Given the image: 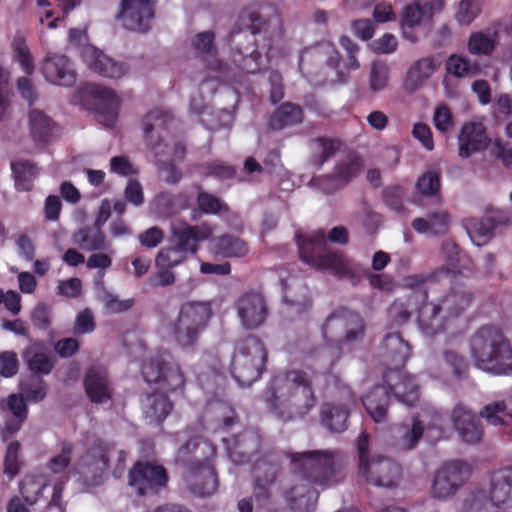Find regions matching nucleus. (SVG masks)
<instances>
[{
    "label": "nucleus",
    "mask_w": 512,
    "mask_h": 512,
    "mask_svg": "<svg viewBox=\"0 0 512 512\" xmlns=\"http://www.w3.org/2000/svg\"><path fill=\"white\" fill-rule=\"evenodd\" d=\"M289 457L292 472L301 477L283 493L292 511L314 510L319 492L312 485L327 489L341 483L346 476V460L338 450H309L290 453Z\"/></svg>",
    "instance_id": "1"
},
{
    "label": "nucleus",
    "mask_w": 512,
    "mask_h": 512,
    "mask_svg": "<svg viewBox=\"0 0 512 512\" xmlns=\"http://www.w3.org/2000/svg\"><path fill=\"white\" fill-rule=\"evenodd\" d=\"M265 402L280 420L291 421L306 416L317 400L309 375L303 370L291 369L273 378Z\"/></svg>",
    "instance_id": "2"
},
{
    "label": "nucleus",
    "mask_w": 512,
    "mask_h": 512,
    "mask_svg": "<svg viewBox=\"0 0 512 512\" xmlns=\"http://www.w3.org/2000/svg\"><path fill=\"white\" fill-rule=\"evenodd\" d=\"M240 21L246 30L234 27L229 36L232 61L243 72L254 74L261 69L263 54L271 58L274 30L268 35V24L258 13L242 15Z\"/></svg>",
    "instance_id": "3"
},
{
    "label": "nucleus",
    "mask_w": 512,
    "mask_h": 512,
    "mask_svg": "<svg viewBox=\"0 0 512 512\" xmlns=\"http://www.w3.org/2000/svg\"><path fill=\"white\" fill-rule=\"evenodd\" d=\"M215 457V445L201 436L190 437L179 447L175 461L185 469L186 483L194 495L208 497L217 491Z\"/></svg>",
    "instance_id": "4"
},
{
    "label": "nucleus",
    "mask_w": 512,
    "mask_h": 512,
    "mask_svg": "<svg viewBox=\"0 0 512 512\" xmlns=\"http://www.w3.org/2000/svg\"><path fill=\"white\" fill-rule=\"evenodd\" d=\"M365 335V321L359 313L343 307L335 309L322 325V336L337 351L331 354L328 347L318 350V355L326 359L323 368L330 370L342 353L362 350Z\"/></svg>",
    "instance_id": "5"
},
{
    "label": "nucleus",
    "mask_w": 512,
    "mask_h": 512,
    "mask_svg": "<svg viewBox=\"0 0 512 512\" xmlns=\"http://www.w3.org/2000/svg\"><path fill=\"white\" fill-rule=\"evenodd\" d=\"M473 300V293L465 285L454 284L437 303L426 302L420 307L419 328L430 337L454 328Z\"/></svg>",
    "instance_id": "6"
},
{
    "label": "nucleus",
    "mask_w": 512,
    "mask_h": 512,
    "mask_svg": "<svg viewBox=\"0 0 512 512\" xmlns=\"http://www.w3.org/2000/svg\"><path fill=\"white\" fill-rule=\"evenodd\" d=\"M383 380L384 385L374 386L362 399L363 406L375 423L387 421L391 395L410 407L419 400L415 377L403 373L402 368L385 371Z\"/></svg>",
    "instance_id": "7"
},
{
    "label": "nucleus",
    "mask_w": 512,
    "mask_h": 512,
    "mask_svg": "<svg viewBox=\"0 0 512 512\" xmlns=\"http://www.w3.org/2000/svg\"><path fill=\"white\" fill-rule=\"evenodd\" d=\"M470 353L476 367L493 375L512 373V345L494 325L479 327L470 339Z\"/></svg>",
    "instance_id": "8"
},
{
    "label": "nucleus",
    "mask_w": 512,
    "mask_h": 512,
    "mask_svg": "<svg viewBox=\"0 0 512 512\" xmlns=\"http://www.w3.org/2000/svg\"><path fill=\"white\" fill-rule=\"evenodd\" d=\"M300 259L318 269H329L339 279L355 278L352 262L343 253L332 250L323 230L296 237Z\"/></svg>",
    "instance_id": "9"
},
{
    "label": "nucleus",
    "mask_w": 512,
    "mask_h": 512,
    "mask_svg": "<svg viewBox=\"0 0 512 512\" xmlns=\"http://www.w3.org/2000/svg\"><path fill=\"white\" fill-rule=\"evenodd\" d=\"M117 454V464L113 474L122 473L124 470L127 453L123 449H117L114 442L101 438L95 439L78 458L76 467L84 481L92 486L103 483L109 468L111 455Z\"/></svg>",
    "instance_id": "10"
},
{
    "label": "nucleus",
    "mask_w": 512,
    "mask_h": 512,
    "mask_svg": "<svg viewBox=\"0 0 512 512\" xmlns=\"http://www.w3.org/2000/svg\"><path fill=\"white\" fill-rule=\"evenodd\" d=\"M358 474L367 484L383 487H396L402 476L399 463L380 454L370 455L369 434L363 430L357 440Z\"/></svg>",
    "instance_id": "11"
},
{
    "label": "nucleus",
    "mask_w": 512,
    "mask_h": 512,
    "mask_svg": "<svg viewBox=\"0 0 512 512\" xmlns=\"http://www.w3.org/2000/svg\"><path fill=\"white\" fill-rule=\"evenodd\" d=\"M266 361L267 351L262 340L249 335L236 343L230 372L240 386H250L261 377Z\"/></svg>",
    "instance_id": "12"
},
{
    "label": "nucleus",
    "mask_w": 512,
    "mask_h": 512,
    "mask_svg": "<svg viewBox=\"0 0 512 512\" xmlns=\"http://www.w3.org/2000/svg\"><path fill=\"white\" fill-rule=\"evenodd\" d=\"M213 315L208 301H187L181 304L176 319L171 324L175 341L182 348L194 347Z\"/></svg>",
    "instance_id": "13"
},
{
    "label": "nucleus",
    "mask_w": 512,
    "mask_h": 512,
    "mask_svg": "<svg viewBox=\"0 0 512 512\" xmlns=\"http://www.w3.org/2000/svg\"><path fill=\"white\" fill-rule=\"evenodd\" d=\"M141 373L146 382L160 384L161 388L169 392L177 391L185 384L184 373L167 350L158 351L144 362Z\"/></svg>",
    "instance_id": "14"
},
{
    "label": "nucleus",
    "mask_w": 512,
    "mask_h": 512,
    "mask_svg": "<svg viewBox=\"0 0 512 512\" xmlns=\"http://www.w3.org/2000/svg\"><path fill=\"white\" fill-rule=\"evenodd\" d=\"M281 469V460L275 452L266 454L254 461L251 471L253 496L259 505L267 506L272 500L273 487Z\"/></svg>",
    "instance_id": "15"
},
{
    "label": "nucleus",
    "mask_w": 512,
    "mask_h": 512,
    "mask_svg": "<svg viewBox=\"0 0 512 512\" xmlns=\"http://www.w3.org/2000/svg\"><path fill=\"white\" fill-rule=\"evenodd\" d=\"M471 468L462 460L446 462L436 473L432 485L435 498L446 499L453 496L469 479Z\"/></svg>",
    "instance_id": "16"
},
{
    "label": "nucleus",
    "mask_w": 512,
    "mask_h": 512,
    "mask_svg": "<svg viewBox=\"0 0 512 512\" xmlns=\"http://www.w3.org/2000/svg\"><path fill=\"white\" fill-rule=\"evenodd\" d=\"M168 479L166 469L162 465L147 461L134 463L128 474V484L139 496L157 493L161 488L166 487Z\"/></svg>",
    "instance_id": "17"
},
{
    "label": "nucleus",
    "mask_w": 512,
    "mask_h": 512,
    "mask_svg": "<svg viewBox=\"0 0 512 512\" xmlns=\"http://www.w3.org/2000/svg\"><path fill=\"white\" fill-rule=\"evenodd\" d=\"M237 315L246 329L263 325L268 316V307L262 293L250 291L240 296L236 303Z\"/></svg>",
    "instance_id": "18"
},
{
    "label": "nucleus",
    "mask_w": 512,
    "mask_h": 512,
    "mask_svg": "<svg viewBox=\"0 0 512 512\" xmlns=\"http://www.w3.org/2000/svg\"><path fill=\"white\" fill-rule=\"evenodd\" d=\"M154 17L152 0H122L118 18L131 31L147 32Z\"/></svg>",
    "instance_id": "19"
},
{
    "label": "nucleus",
    "mask_w": 512,
    "mask_h": 512,
    "mask_svg": "<svg viewBox=\"0 0 512 512\" xmlns=\"http://www.w3.org/2000/svg\"><path fill=\"white\" fill-rule=\"evenodd\" d=\"M458 156L467 159L473 154L484 152L491 143L486 127L481 122H465L457 137Z\"/></svg>",
    "instance_id": "20"
},
{
    "label": "nucleus",
    "mask_w": 512,
    "mask_h": 512,
    "mask_svg": "<svg viewBox=\"0 0 512 512\" xmlns=\"http://www.w3.org/2000/svg\"><path fill=\"white\" fill-rule=\"evenodd\" d=\"M354 402L353 393L349 388L344 391L341 403L326 402L320 409L321 424L332 433H342L348 428L350 404Z\"/></svg>",
    "instance_id": "21"
},
{
    "label": "nucleus",
    "mask_w": 512,
    "mask_h": 512,
    "mask_svg": "<svg viewBox=\"0 0 512 512\" xmlns=\"http://www.w3.org/2000/svg\"><path fill=\"white\" fill-rule=\"evenodd\" d=\"M88 92L94 99L98 121L106 127H113L118 117L119 108V99L116 93L112 89L96 84L90 85Z\"/></svg>",
    "instance_id": "22"
},
{
    "label": "nucleus",
    "mask_w": 512,
    "mask_h": 512,
    "mask_svg": "<svg viewBox=\"0 0 512 512\" xmlns=\"http://www.w3.org/2000/svg\"><path fill=\"white\" fill-rule=\"evenodd\" d=\"M452 423L461 439L468 444L478 443L483 436L481 419L463 404H457L451 414Z\"/></svg>",
    "instance_id": "23"
},
{
    "label": "nucleus",
    "mask_w": 512,
    "mask_h": 512,
    "mask_svg": "<svg viewBox=\"0 0 512 512\" xmlns=\"http://www.w3.org/2000/svg\"><path fill=\"white\" fill-rule=\"evenodd\" d=\"M260 446L261 436L254 429H246L226 440L229 458L238 465L249 462Z\"/></svg>",
    "instance_id": "24"
},
{
    "label": "nucleus",
    "mask_w": 512,
    "mask_h": 512,
    "mask_svg": "<svg viewBox=\"0 0 512 512\" xmlns=\"http://www.w3.org/2000/svg\"><path fill=\"white\" fill-rule=\"evenodd\" d=\"M42 74L53 84L70 87L76 82V72L70 59L62 54H48L42 63Z\"/></svg>",
    "instance_id": "25"
},
{
    "label": "nucleus",
    "mask_w": 512,
    "mask_h": 512,
    "mask_svg": "<svg viewBox=\"0 0 512 512\" xmlns=\"http://www.w3.org/2000/svg\"><path fill=\"white\" fill-rule=\"evenodd\" d=\"M85 393L92 403L102 404L111 400L112 388L105 370L92 366L86 370L83 379Z\"/></svg>",
    "instance_id": "26"
},
{
    "label": "nucleus",
    "mask_w": 512,
    "mask_h": 512,
    "mask_svg": "<svg viewBox=\"0 0 512 512\" xmlns=\"http://www.w3.org/2000/svg\"><path fill=\"white\" fill-rule=\"evenodd\" d=\"M444 1L445 0H433L424 3L416 1L407 5L401 18L403 35L414 41V38L410 37L407 30L413 29L420 24L424 18L430 19L435 13L440 12L444 6Z\"/></svg>",
    "instance_id": "27"
},
{
    "label": "nucleus",
    "mask_w": 512,
    "mask_h": 512,
    "mask_svg": "<svg viewBox=\"0 0 512 512\" xmlns=\"http://www.w3.org/2000/svg\"><path fill=\"white\" fill-rule=\"evenodd\" d=\"M213 235V227L202 225H187L174 231L175 244L185 255L195 254L198 250V242L207 240Z\"/></svg>",
    "instance_id": "28"
},
{
    "label": "nucleus",
    "mask_w": 512,
    "mask_h": 512,
    "mask_svg": "<svg viewBox=\"0 0 512 512\" xmlns=\"http://www.w3.org/2000/svg\"><path fill=\"white\" fill-rule=\"evenodd\" d=\"M382 348L385 350L383 357L387 364L386 371L405 366L410 346L399 333H388L382 341Z\"/></svg>",
    "instance_id": "29"
},
{
    "label": "nucleus",
    "mask_w": 512,
    "mask_h": 512,
    "mask_svg": "<svg viewBox=\"0 0 512 512\" xmlns=\"http://www.w3.org/2000/svg\"><path fill=\"white\" fill-rule=\"evenodd\" d=\"M303 116L301 106L289 101L283 102L271 113L267 127L271 131H281L301 124Z\"/></svg>",
    "instance_id": "30"
},
{
    "label": "nucleus",
    "mask_w": 512,
    "mask_h": 512,
    "mask_svg": "<svg viewBox=\"0 0 512 512\" xmlns=\"http://www.w3.org/2000/svg\"><path fill=\"white\" fill-rule=\"evenodd\" d=\"M211 253L221 258H242L249 253L248 243L232 234H224L213 239Z\"/></svg>",
    "instance_id": "31"
},
{
    "label": "nucleus",
    "mask_w": 512,
    "mask_h": 512,
    "mask_svg": "<svg viewBox=\"0 0 512 512\" xmlns=\"http://www.w3.org/2000/svg\"><path fill=\"white\" fill-rule=\"evenodd\" d=\"M424 423L418 416L413 418L412 425H398L394 431L393 446L397 450L408 451L414 449L424 433Z\"/></svg>",
    "instance_id": "32"
},
{
    "label": "nucleus",
    "mask_w": 512,
    "mask_h": 512,
    "mask_svg": "<svg viewBox=\"0 0 512 512\" xmlns=\"http://www.w3.org/2000/svg\"><path fill=\"white\" fill-rule=\"evenodd\" d=\"M173 120V116L171 113L167 111H162L160 109H155L149 112L142 121L143 124V132L144 138L149 145V147L154 151L156 157L160 156V151L158 148L160 147L161 139L160 137L154 141L152 132L156 129H165L167 125Z\"/></svg>",
    "instance_id": "33"
},
{
    "label": "nucleus",
    "mask_w": 512,
    "mask_h": 512,
    "mask_svg": "<svg viewBox=\"0 0 512 512\" xmlns=\"http://www.w3.org/2000/svg\"><path fill=\"white\" fill-rule=\"evenodd\" d=\"M30 134L36 144H47L54 137V121L40 110L29 112Z\"/></svg>",
    "instance_id": "34"
},
{
    "label": "nucleus",
    "mask_w": 512,
    "mask_h": 512,
    "mask_svg": "<svg viewBox=\"0 0 512 512\" xmlns=\"http://www.w3.org/2000/svg\"><path fill=\"white\" fill-rule=\"evenodd\" d=\"M193 46L198 57L206 66L212 70H220L221 62L217 59V48L215 45V34L211 31L198 33L193 41Z\"/></svg>",
    "instance_id": "35"
},
{
    "label": "nucleus",
    "mask_w": 512,
    "mask_h": 512,
    "mask_svg": "<svg viewBox=\"0 0 512 512\" xmlns=\"http://www.w3.org/2000/svg\"><path fill=\"white\" fill-rule=\"evenodd\" d=\"M73 242L85 251H101L109 247L103 230L93 225L75 232Z\"/></svg>",
    "instance_id": "36"
},
{
    "label": "nucleus",
    "mask_w": 512,
    "mask_h": 512,
    "mask_svg": "<svg viewBox=\"0 0 512 512\" xmlns=\"http://www.w3.org/2000/svg\"><path fill=\"white\" fill-rule=\"evenodd\" d=\"M437 69L433 57H424L416 61L409 69L405 80V87L409 91H416L432 76Z\"/></svg>",
    "instance_id": "37"
},
{
    "label": "nucleus",
    "mask_w": 512,
    "mask_h": 512,
    "mask_svg": "<svg viewBox=\"0 0 512 512\" xmlns=\"http://www.w3.org/2000/svg\"><path fill=\"white\" fill-rule=\"evenodd\" d=\"M89 67L100 76L111 79L122 77L127 70L123 63L116 62L100 51H94L93 60L89 63Z\"/></svg>",
    "instance_id": "38"
},
{
    "label": "nucleus",
    "mask_w": 512,
    "mask_h": 512,
    "mask_svg": "<svg viewBox=\"0 0 512 512\" xmlns=\"http://www.w3.org/2000/svg\"><path fill=\"white\" fill-rule=\"evenodd\" d=\"M363 167L362 159L357 155H350L346 160L338 163L329 179L335 182L336 187L347 184L356 177Z\"/></svg>",
    "instance_id": "39"
},
{
    "label": "nucleus",
    "mask_w": 512,
    "mask_h": 512,
    "mask_svg": "<svg viewBox=\"0 0 512 512\" xmlns=\"http://www.w3.org/2000/svg\"><path fill=\"white\" fill-rule=\"evenodd\" d=\"M11 170L18 191H30L37 177L36 164L30 160H22L11 163Z\"/></svg>",
    "instance_id": "40"
},
{
    "label": "nucleus",
    "mask_w": 512,
    "mask_h": 512,
    "mask_svg": "<svg viewBox=\"0 0 512 512\" xmlns=\"http://www.w3.org/2000/svg\"><path fill=\"white\" fill-rule=\"evenodd\" d=\"M172 409L173 404L165 393H153L147 396L145 412L157 424H161Z\"/></svg>",
    "instance_id": "41"
},
{
    "label": "nucleus",
    "mask_w": 512,
    "mask_h": 512,
    "mask_svg": "<svg viewBox=\"0 0 512 512\" xmlns=\"http://www.w3.org/2000/svg\"><path fill=\"white\" fill-rule=\"evenodd\" d=\"M445 70L455 78H465L477 75L481 69L477 62H471L464 56L451 54L445 62Z\"/></svg>",
    "instance_id": "42"
},
{
    "label": "nucleus",
    "mask_w": 512,
    "mask_h": 512,
    "mask_svg": "<svg viewBox=\"0 0 512 512\" xmlns=\"http://www.w3.org/2000/svg\"><path fill=\"white\" fill-rule=\"evenodd\" d=\"M497 223L492 217H482L480 219H471L467 224V230L471 240L481 246L492 237Z\"/></svg>",
    "instance_id": "43"
},
{
    "label": "nucleus",
    "mask_w": 512,
    "mask_h": 512,
    "mask_svg": "<svg viewBox=\"0 0 512 512\" xmlns=\"http://www.w3.org/2000/svg\"><path fill=\"white\" fill-rule=\"evenodd\" d=\"M48 486L44 477L40 475H27L19 485L20 494L29 505H34L42 497L43 491Z\"/></svg>",
    "instance_id": "44"
},
{
    "label": "nucleus",
    "mask_w": 512,
    "mask_h": 512,
    "mask_svg": "<svg viewBox=\"0 0 512 512\" xmlns=\"http://www.w3.org/2000/svg\"><path fill=\"white\" fill-rule=\"evenodd\" d=\"M480 416L494 426L504 425L512 428V413L507 411L505 401H496L485 405L480 411Z\"/></svg>",
    "instance_id": "45"
},
{
    "label": "nucleus",
    "mask_w": 512,
    "mask_h": 512,
    "mask_svg": "<svg viewBox=\"0 0 512 512\" xmlns=\"http://www.w3.org/2000/svg\"><path fill=\"white\" fill-rule=\"evenodd\" d=\"M496 45V33L490 35L479 31L469 36L467 49L472 55L490 56L494 52Z\"/></svg>",
    "instance_id": "46"
},
{
    "label": "nucleus",
    "mask_w": 512,
    "mask_h": 512,
    "mask_svg": "<svg viewBox=\"0 0 512 512\" xmlns=\"http://www.w3.org/2000/svg\"><path fill=\"white\" fill-rule=\"evenodd\" d=\"M12 49L15 61L19 63L28 76L32 75L35 70L34 59L26 44L25 37L20 33L14 36Z\"/></svg>",
    "instance_id": "47"
},
{
    "label": "nucleus",
    "mask_w": 512,
    "mask_h": 512,
    "mask_svg": "<svg viewBox=\"0 0 512 512\" xmlns=\"http://www.w3.org/2000/svg\"><path fill=\"white\" fill-rule=\"evenodd\" d=\"M407 191L401 185H390L383 189L382 198L384 203L399 215H405L407 210L403 204Z\"/></svg>",
    "instance_id": "48"
},
{
    "label": "nucleus",
    "mask_w": 512,
    "mask_h": 512,
    "mask_svg": "<svg viewBox=\"0 0 512 512\" xmlns=\"http://www.w3.org/2000/svg\"><path fill=\"white\" fill-rule=\"evenodd\" d=\"M21 395L33 403L42 401L47 395V385L41 377H33L20 384Z\"/></svg>",
    "instance_id": "49"
},
{
    "label": "nucleus",
    "mask_w": 512,
    "mask_h": 512,
    "mask_svg": "<svg viewBox=\"0 0 512 512\" xmlns=\"http://www.w3.org/2000/svg\"><path fill=\"white\" fill-rule=\"evenodd\" d=\"M200 171L206 177H214L221 181L234 179L237 174L234 166L219 161L201 164Z\"/></svg>",
    "instance_id": "50"
},
{
    "label": "nucleus",
    "mask_w": 512,
    "mask_h": 512,
    "mask_svg": "<svg viewBox=\"0 0 512 512\" xmlns=\"http://www.w3.org/2000/svg\"><path fill=\"white\" fill-rule=\"evenodd\" d=\"M440 175L437 172L427 171L416 182V190L423 196L440 198Z\"/></svg>",
    "instance_id": "51"
},
{
    "label": "nucleus",
    "mask_w": 512,
    "mask_h": 512,
    "mask_svg": "<svg viewBox=\"0 0 512 512\" xmlns=\"http://www.w3.org/2000/svg\"><path fill=\"white\" fill-rule=\"evenodd\" d=\"M197 205L204 214L215 215L220 212H228L229 207L220 198L205 191H200L197 195Z\"/></svg>",
    "instance_id": "52"
},
{
    "label": "nucleus",
    "mask_w": 512,
    "mask_h": 512,
    "mask_svg": "<svg viewBox=\"0 0 512 512\" xmlns=\"http://www.w3.org/2000/svg\"><path fill=\"white\" fill-rule=\"evenodd\" d=\"M186 258L187 255L173 245L159 250L155 258V264L157 268H174Z\"/></svg>",
    "instance_id": "53"
},
{
    "label": "nucleus",
    "mask_w": 512,
    "mask_h": 512,
    "mask_svg": "<svg viewBox=\"0 0 512 512\" xmlns=\"http://www.w3.org/2000/svg\"><path fill=\"white\" fill-rule=\"evenodd\" d=\"M411 298V296L405 299L400 298L390 305L388 314L394 324L402 325L410 319L413 306Z\"/></svg>",
    "instance_id": "54"
},
{
    "label": "nucleus",
    "mask_w": 512,
    "mask_h": 512,
    "mask_svg": "<svg viewBox=\"0 0 512 512\" xmlns=\"http://www.w3.org/2000/svg\"><path fill=\"white\" fill-rule=\"evenodd\" d=\"M25 357L28 369L35 375H48L54 367V362L44 352L26 354Z\"/></svg>",
    "instance_id": "55"
},
{
    "label": "nucleus",
    "mask_w": 512,
    "mask_h": 512,
    "mask_svg": "<svg viewBox=\"0 0 512 512\" xmlns=\"http://www.w3.org/2000/svg\"><path fill=\"white\" fill-rule=\"evenodd\" d=\"M388 67L382 62H373L369 76V88L377 93L386 88L388 84Z\"/></svg>",
    "instance_id": "56"
},
{
    "label": "nucleus",
    "mask_w": 512,
    "mask_h": 512,
    "mask_svg": "<svg viewBox=\"0 0 512 512\" xmlns=\"http://www.w3.org/2000/svg\"><path fill=\"white\" fill-rule=\"evenodd\" d=\"M315 142L320 149L319 154L315 157L314 160V163L318 166H322L325 162L332 158L341 146V142L339 140L327 137H318Z\"/></svg>",
    "instance_id": "57"
},
{
    "label": "nucleus",
    "mask_w": 512,
    "mask_h": 512,
    "mask_svg": "<svg viewBox=\"0 0 512 512\" xmlns=\"http://www.w3.org/2000/svg\"><path fill=\"white\" fill-rule=\"evenodd\" d=\"M19 451L20 444L18 441H12L8 444L4 459V472L11 478L20 471Z\"/></svg>",
    "instance_id": "58"
},
{
    "label": "nucleus",
    "mask_w": 512,
    "mask_h": 512,
    "mask_svg": "<svg viewBox=\"0 0 512 512\" xmlns=\"http://www.w3.org/2000/svg\"><path fill=\"white\" fill-rule=\"evenodd\" d=\"M5 408L20 422H24L27 419L28 407L21 394H10L5 400Z\"/></svg>",
    "instance_id": "59"
},
{
    "label": "nucleus",
    "mask_w": 512,
    "mask_h": 512,
    "mask_svg": "<svg viewBox=\"0 0 512 512\" xmlns=\"http://www.w3.org/2000/svg\"><path fill=\"white\" fill-rule=\"evenodd\" d=\"M72 453V445L68 442H64L61 452L50 459L48 463L49 469L55 474L64 472L71 462Z\"/></svg>",
    "instance_id": "60"
},
{
    "label": "nucleus",
    "mask_w": 512,
    "mask_h": 512,
    "mask_svg": "<svg viewBox=\"0 0 512 512\" xmlns=\"http://www.w3.org/2000/svg\"><path fill=\"white\" fill-rule=\"evenodd\" d=\"M450 278V273L447 268L440 267L435 271L427 274V275H414L407 279L408 285L411 287H417L422 284L430 283L434 284L436 282L447 280Z\"/></svg>",
    "instance_id": "61"
},
{
    "label": "nucleus",
    "mask_w": 512,
    "mask_h": 512,
    "mask_svg": "<svg viewBox=\"0 0 512 512\" xmlns=\"http://www.w3.org/2000/svg\"><path fill=\"white\" fill-rule=\"evenodd\" d=\"M19 361L16 352H0V375L4 378H11L18 373Z\"/></svg>",
    "instance_id": "62"
},
{
    "label": "nucleus",
    "mask_w": 512,
    "mask_h": 512,
    "mask_svg": "<svg viewBox=\"0 0 512 512\" xmlns=\"http://www.w3.org/2000/svg\"><path fill=\"white\" fill-rule=\"evenodd\" d=\"M433 122L437 130L442 133L448 132L453 126V116L450 108L442 104L434 112Z\"/></svg>",
    "instance_id": "63"
},
{
    "label": "nucleus",
    "mask_w": 512,
    "mask_h": 512,
    "mask_svg": "<svg viewBox=\"0 0 512 512\" xmlns=\"http://www.w3.org/2000/svg\"><path fill=\"white\" fill-rule=\"evenodd\" d=\"M491 155L500 160L506 168L512 167V147L501 139H495L491 149Z\"/></svg>",
    "instance_id": "64"
}]
</instances>
